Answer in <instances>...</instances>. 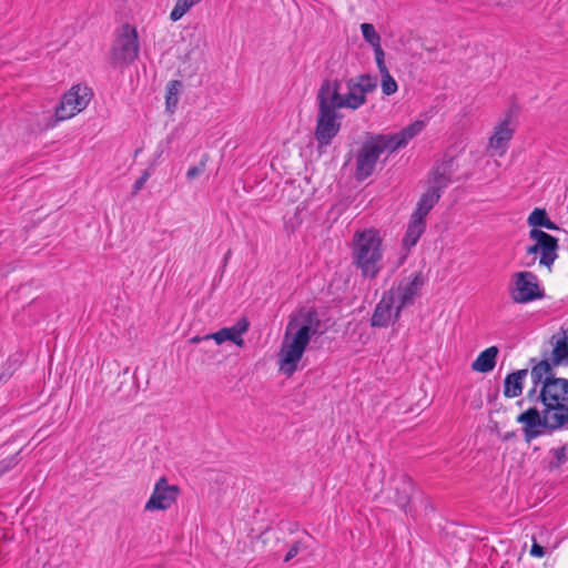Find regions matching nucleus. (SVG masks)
<instances>
[{
    "label": "nucleus",
    "instance_id": "nucleus-1",
    "mask_svg": "<svg viewBox=\"0 0 568 568\" xmlns=\"http://www.w3.org/2000/svg\"><path fill=\"white\" fill-rule=\"evenodd\" d=\"M532 386L526 394V399L532 404L521 412L516 420L521 424L524 440L530 444L539 437L542 426L549 420V415L555 410V416L566 415V405H559L560 392L568 387L567 378L557 377L556 372H548L530 367Z\"/></svg>",
    "mask_w": 568,
    "mask_h": 568
},
{
    "label": "nucleus",
    "instance_id": "nucleus-2",
    "mask_svg": "<svg viewBox=\"0 0 568 568\" xmlns=\"http://www.w3.org/2000/svg\"><path fill=\"white\" fill-rule=\"evenodd\" d=\"M321 320L315 307L302 306L290 316L278 352L280 372L291 377L312 339L318 334Z\"/></svg>",
    "mask_w": 568,
    "mask_h": 568
},
{
    "label": "nucleus",
    "instance_id": "nucleus-3",
    "mask_svg": "<svg viewBox=\"0 0 568 568\" xmlns=\"http://www.w3.org/2000/svg\"><path fill=\"white\" fill-rule=\"evenodd\" d=\"M383 239L377 229L371 227L355 232L352 242V262L364 277L375 278L383 258Z\"/></svg>",
    "mask_w": 568,
    "mask_h": 568
},
{
    "label": "nucleus",
    "instance_id": "nucleus-4",
    "mask_svg": "<svg viewBox=\"0 0 568 568\" xmlns=\"http://www.w3.org/2000/svg\"><path fill=\"white\" fill-rule=\"evenodd\" d=\"M322 83H327L328 95L334 99L344 109L357 110L367 102L366 95L377 88V77L363 73L346 80L347 93L342 94V82L338 79H325Z\"/></svg>",
    "mask_w": 568,
    "mask_h": 568
},
{
    "label": "nucleus",
    "instance_id": "nucleus-5",
    "mask_svg": "<svg viewBox=\"0 0 568 568\" xmlns=\"http://www.w3.org/2000/svg\"><path fill=\"white\" fill-rule=\"evenodd\" d=\"M316 99L318 113L314 134L318 148H323L329 145L338 134L343 119V114L338 113V110L344 108L328 95L327 83L321 84Z\"/></svg>",
    "mask_w": 568,
    "mask_h": 568
},
{
    "label": "nucleus",
    "instance_id": "nucleus-6",
    "mask_svg": "<svg viewBox=\"0 0 568 568\" xmlns=\"http://www.w3.org/2000/svg\"><path fill=\"white\" fill-rule=\"evenodd\" d=\"M92 95V89L89 87L73 85L62 95L59 104L55 106L54 114L48 118L44 128H53L58 122L68 120L84 110Z\"/></svg>",
    "mask_w": 568,
    "mask_h": 568
},
{
    "label": "nucleus",
    "instance_id": "nucleus-7",
    "mask_svg": "<svg viewBox=\"0 0 568 568\" xmlns=\"http://www.w3.org/2000/svg\"><path fill=\"white\" fill-rule=\"evenodd\" d=\"M139 50L136 28L130 23H124L110 50L111 65L118 68L122 64L129 65L133 63L138 59Z\"/></svg>",
    "mask_w": 568,
    "mask_h": 568
},
{
    "label": "nucleus",
    "instance_id": "nucleus-8",
    "mask_svg": "<svg viewBox=\"0 0 568 568\" xmlns=\"http://www.w3.org/2000/svg\"><path fill=\"white\" fill-rule=\"evenodd\" d=\"M509 295L514 303L527 304L545 297V291L540 287L538 277L529 271L517 272L513 275L509 286Z\"/></svg>",
    "mask_w": 568,
    "mask_h": 568
},
{
    "label": "nucleus",
    "instance_id": "nucleus-9",
    "mask_svg": "<svg viewBox=\"0 0 568 568\" xmlns=\"http://www.w3.org/2000/svg\"><path fill=\"white\" fill-rule=\"evenodd\" d=\"M382 153L384 152L378 143L375 142L372 133H367L366 140L356 154V169L354 173L356 181L363 182L374 173Z\"/></svg>",
    "mask_w": 568,
    "mask_h": 568
},
{
    "label": "nucleus",
    "instance_id": "nucleus-10",
    "mask_svg": "<svg viewBox=\"0 0 568 568\" xmlns=\"http://www.w3.org/2000/svg\"><path fill=\"white\" fill-rule=\"evenodd\" d=\"M554 338H556V342L550 357H547V352H545L541 359L531 357L528 362L530 367L536 366L538 369L555 372L556 367L568 366V336L566 332L564 331L562 334L558 336L554 335L552 339Z\"/></svg>",
    "mask_w": 568,
    "mask_h": 568
},
{
    "label": "nucleus",
    "instance_id": "nucleus-11",
    "mask_svg": "<svg viewBox=\"0 0 568 568\" xmlns=\"http://www.w3.org/2000/svg\"><path fill=\"white\" fill-rule=\"evenodd\" d=\"M179 494V486L169 485L166 477L162 476L156 481L144 509L149 511L166 510L176 501Z\"/></svg>",
    "mask_w": 568,
    "mask_h": 568
},
{
    "label": "nucleus",
    "instance_id": "nucleus-12",
    "mask_svg": "<svg viewBox=\"0 0 568 568\" xmlns=\"http://www.w3.org/2000/svg\"><path fill=\"white\" fill-rule=\"evenodd\" d=\"M529 239L532 240L535 243L526 247V253L528 255H534V257L531 262L526 263V266H532L536 262L535 255L539 253V264L550 270L555 261L558 258L557 252L559 250V243H556L547 239H539L534 236H529Z\"/></svg>",
    "mask_w": 568,
    "mask_h": 568
},
{
    "label": "nucleus",
    "instance_id": "nucleus-13",
    "mask_svg": "<svg viewBox=\"0 0 568 568\" xmlns=\"http://www.w3.org/2000/svg\"><path fill=\"white\" fill-rule=\"evenodd\" d=\"M527 224L530 227L529 230V236L539 237V239H547L550 241H554L556 243H559V240L542 231L541 229H547L550 231H559L560 227L550 220L546 209L544 207H535L530 214L527 217Z\"/></svg>",
    "mask_w": 568,
    "mask_h": 568
},
{
    "label": "nucleus",
    "instance_id": "nucleus-14",
    "mask_svg": "<svg viewBox=\"0 0 568 568\" xmlns=\"http://www.w3.org/2000/svg\"><path fill=\"white\" fill-rule=\"evenodd\" d=\"M393 490V503L406 515L414 516L415 508L412 505V497L416 490L414 480L403 474L395 480Z\"/></svg>",
    "mask_w": 568,
    "mask_h": 568
},
{
    "label": "nucleus",
    "instance_id": "nucleus-15",
    "mask_svg": "<svg viewBox=\"0 0 568 568\" xmlns=\"http://www.w3.org/2000/svg\"><path fill=\"white\" fill-rule=\"evenodd\" d=\"M250 328V321L246 316H242L233 326L222 327L217 332L204 335L205 339H213L217 345L224 342H232L239 347L244 346L243 335Z\"/></svg>",
    "mask_w": 568,
    "mask_h": 568
},
{
    "label": "nucleus",
    "instance_id": "nucleus-16",
    "mask_svg": "<svg viewBox=\"0 0 568 568\" xmlns=\"http://www.w3.org/2000/svg\"><path fill=\"white\" fill-rule=\"evenodd\" d=\"M396 292L392 287L385 291L381 301L376 304L369 324L374 328H386L392 324V311L394 310Z\"/></svg>",
    "mask_w": 568,
    "mask_h": 568
},
{
    "label": "nucleus",
    "instance_id": "nucleus-17",
    "mask_svg": "<svg viewBox=\"0 0 568 568\" xmlns=\"http://www.w3.org/2000/svg\"><path fill=\"white\" fill-rule=\"evenodd\" d=\"M511 119L513 110L510 109L505 114V119L495 126L494 134L489 139V146L495 149L499 155L505 154L514 136L515 128L510 126Z\"/></svg>",
    "mask_w": 568,
    "mask_h": 568
},
{
    "label": "nucleus",
    "instance_id": "nucleus-18",
    "mask_svg": "<svg viewBox=\"0 0 568 568\" xmlns=\"http://www.w3.org/2000/svg\"><path fill=\"white\" fill-rule=\"evenodd\" d=\"M425 276L422 271L412 274L407 282H400L397 286L398 298L403 304H413L415 296L422 291L425 284Z\"/></svg>",
    "mask_w": 568,
    "mask_h": 568
},
{
    "label": "nucleus",
    "instance_id": "nucleus-19",
    "mask_svg": "<svg viewBox=\"0 0 568 568\" xmlns=\"http://www.w3.org/2000/svg\"><path fill=\"white\" fill-rule=\"evenodd\" d=\"M528 375V368L508 373L504 378L503 394L506 398H515L523 394L524 381Z\"/></svg>",
    "mask_w": 568,
    "mask_h": 568
},
{
    "label": "nucleus",
    "instance_id": "nucleus-20",
    "mask_svg": "<svg viewBox=\"0 0 568 568\" xmlns=\"http://www.w3.org/2000/svg\"><path fill=\"white\" fill-rule=\"evenodd\" d=\"M427 223L419 217H412L407 224L405 234L402 239V246L409 252L419 241L426 231Z\"/></svg>",
    "mask_w": 568,
    "mask_h": 568
},
{
    "label": "nucleus",
    "instance_id": "nucleus-21",
    "mask_svg": "<svg viewBox=\"0 0 568 568\" xmlns=\"http://www.w3.org/2000/svg\"><path fill=\"white\" fill-rule=\"evenodd\" d=\"M440 197L442 194L427 186L426 191L420 195L416 204V209L412 213V217H419L420 220L426 221L428 213L438 203Z\"/></svg>",
    "mask_w": 568,
    "mask_h": 568
},
{
    "label": "nucleus",
    "instance_id": "nucleus-22",
    "mask_svg": "<svg viewBox=\"0 0 568 568\" xmlns=\"http://www.w3.org/2000/svg\"><path fill=\"white\" fill-rule=\"evenodd\" d=\"M498 353L499 348L497 346H490L484 349L471 363V369L483 374L491 372L496 366Z\"/></svg>",
    "mask_w": 568,
    "mask_h": 568
},
{
    "label": "nucleus",
    "instance_id": "nucleus-23",
    "mask_svg": "<svg viewBox=\"0 0 568 568\" xmlns=\"http://www.w3.org/2000/svg\"><path fill=\"white\" fill-rule=\"evenodd\" d=\"M372 135L383 152L387 151L388 153H394L395 151L406 146L404 140L400 138L399 132L388 134L372 133Z\"/></svg>",
    "mask_w": 568,
    "mask_h": 568
},
{
    "label": "nucleus",
    "instance_id": "nucleus-24",
    "mask_svg": "<svg viewBox=\"0 0 568 568\" xmlns=\"http://www.w3.org/2000/svg\"><path fill=\"white\" fill-rule=\"evenodd\" d=\"M26 361V353L22 349H17L14 353L10 354L7 358L6 363L2 365V371L0 373V382H7L10 379L13 374L20 368V366Z\"/></svg>",
    "mask_w": 568,
    "mask_h": 568
},
{
    "label": "nucleus",
    "instance_id": "nucleus-25",
    "mask_svg": "<svg viewBox=\"0 0 568 568\" xmlns=\"http://www.w3.org/2000/svg\"><path fill=\"white\" fill-rule=\"evenodd\" d=\"M183 83L180 80H171L166 83L165 92V110L168 113H174L178 104Z\"/></svg>",
    "mask_w": 568,
    "mask_h": 568
},
{
    "label": "nucleus",
    "instance_id": "nucleus-26",
    "mask_svg": "<svg viewBox=\"0 0 568 568\" xmlns=\"http://www.w3.org/2000/svg\"><path fill=\"white\" fill-rule=\"evenodd\" d=\"M428 186L443 195L444 191L453 182L450 175L438 173V168H432L428 173Z\"/></svg>",
    "mask_w": 568,
    "mask_h": 568
},
{
    "label": "nucleus",
    "instance_id": "nucleus-27",
    "mask_svg": "<svg viewBox=\"0 0 568 568\" xmlns=\"http://www.w3.org/2000/svg\"><path fill=\"white\" fill-rule=\"evenodd\" d=\"M549 454H551L554 458L546 466L548 471L558 470L564 464L568 462L567 444H564L560 447L551 448Z\"/></svg>",
    "mask_w": 568,
    "mask_h": 568
},
{
    "label": "nucleus",
    "instance_id": "nucleus-28",
    "mask_svg": "<svg viewBox=\"0 0 568 568\" xmlns=\"http://www.w3.org/2000/svg\"><path fill=\"white\" fill-rule=\"evenodd\" d=\"M425 126L426 123L424 121L416 120L399 131L400 138L407 145L408 142L413 140L416 135H418L424 130Z\"/></svg>",
    "mask_w": 568,
    "mask_h": 568
},
{
    "label": "nucleus",
    "instance_id": "nucleus-29",
    "mask_svg": "<svg viewBox=\"0 0 568 568\" xmlns=\"http://www.w3.org/2000/svg\"><path fill=\"white\" fill-rule=\"evenodd\" d=\"M378 71H379L381 78H382L381 87H382L383 94L392 95V94L396 93L398 90V85H397L396 80L390 75L388 69L386 68V69H382Z\"/></svg>",
    "mask_w": 568,
    "mask_h": 568
},
{
    "label": "nucleus",
    "instance_id": "nucleus-30",
    "mask_svg": "<svg viewBox=\"0 0 568 568\" xmlns=\"http://www.w3.org/2000/svg\"><path fill=\"white\" fill-rule=\"evenodd\" d=\"M21 452L22 449L0 460V478L21 463Z\"/></svg>",
    "mask_w": 568,
    "mask_h": 568
},
{
    "label": "nucleus",
    "instance_id": "nucleus-31",
    "mask_svg": "<svg viewBox=\"0 0 568 568\" xmlns=\"http://www.w3.org/2000/svg\"><path fill=\"white\" fill-rule=\"evenodd\" d=\"M456 156L445 153L440 161H436L433 168H438V173L453 176Z\"/></svg>",
    "mask_w": 568,
    "mask_h": 568
},
{
    "label": "nucleus",
    "instance_id": "nucleus-32",
    "mask_svg": "<svg viewBox=\"0 0 568 568\" xmlns=\"http://www.w3.org/2000/svg\"><path fill=\"white\" fill-rule=\"evenodd\" d=\"M193 6L194 1L192 0H176L175 6L170 13V19L173 22L179 21Z\"/></svg>",
    "mask_w": 568,
    "mask_h": 568
},
{
    "label": "nucleus",
    "instance_id": "nucleus-33",
    "mask_svg": "<svg viewBox=\"0 0 568 568\" xmlns=\"http://www.w3.org/2000/svg\"><path fill=\"white\" fill-rule=\"evenodd\" d=\"M361 31L364 40L369 44H377L381 42V34L376 31L375 27L372 23H362Z\"/></svg>",
    "mask_w": 568,
    "mask_h": 568
},
{
    "label": "nucleus",
    "instance_id": "nucleus-34",
    "mask_svg": "<svg viewBox=\"0 0 568 568\" xmlns=\"http://www.w3.org/2000/svg\"><path fill=\"white\" fill-rule=\"evenodd\" d=\"M371 47L374 50L377 69L378 70L386 69L387 67L385 63V52L381 45V42H378L377 44H373Z\"/></svg>",
    "mask_w": 568,
    "mask_h": 568
},
{
    "label": "nucleus",
    "instance_id": "nucleus-35",
    "mask_svg": "<svg viewBox=\"0 0 568 568\" xmlns=\"http://www.w3.org/2000/svg\"><path fill=\"white\" fill-rule=\"evenodd\" d=\"M302 224V219L300 217L298 209H296L295 214L288 220H284L285 230L288 233H294L297 227Z\"/></svg>",
    "mask_w": 568,
    "mask_h": 568
},
{
    "label": "nucleus",
    "instance_id": "nucleus-36",
    "mask_svg": "<svg viewBox=\"0 0 568 568\" xmlns=\"http://www.w3.org/2000/svg\"><path fill=\"white\" fill-rule=\"evenodd\" d=\"M305 548H306V546L304 545V542L302 540L294 541L284 557V562H288L290 560H292L295 556L298 555V552L302 549H305Z\"/></svg>",
    "mask_w": 568,
    "mask_h": 568
},
{
    "label": "nucleus",
    "instance_id": "nucleus-37",
    "mask_svg": "<svg viewBox=\"0 0 568 568\" xmlns=\"http://www.w3.org/2000/svg\"><path fill=\"white\" fill-rule=\"evenodd\" d=\"M150 175H151L150 170H145L142 173V175L134 182V184L132 186V195H136L142 190V187L144 186V184L148 181V179L150 178Z\"/></svg>",
    "mask_w": 568,
    "mask_h": 568
},
{
    "label": "nucleus",
    "instance_id": "nucleus-38",
    "mask_svg": "<svg viewBox=\"0 0 568 568\" xmlns=\"http://www.w3.org/2000/svg\"><path fill=\"white\" fill-rule=\"evenodd\" d=\"M205 169V163L201 161L197 165L191 166L186 172V178L193 180L197 178Z\"/></svg>",
    "mask_w": 568,
    "mask_h": 568
},
{
    "label": "nucleus",
    "instance_id": "nucleus-39",
    "mask_svg": "<svg viewBox=\"0 0 568 568\" xmlns=\"http://www.w3.org/2000/svg\"><path fill=\"white\" fill-rule=\"evenodd\" d=\"M530 555L537 558H541L546 555L545 547L538 544L535 538L532 539V545L530 547Z\"/></svg>",
    "mask_w": 568,
    "mask_h": 568
},
{
    "label": "nucleus",
    "instance_id": "nucleus-40",
    "mask_svg": "<svg viewBox=\"0 0 568 568\" xmlns=\"http://www.w3.org/2000/svg\"><path fill=\"white\" fill-rule=\"evenodd\" d=\"M398 305H394V310L392 311V324H395L399 321L402 311L404 307L408 306L409 304H403L402 300L398 298Z\"/></svg>",
    "mask_w": 568,
    "mask_h": 568
},
{
    "label": "nucleus",
    "instance_id": "nucleus-41",
    "mask_svg": "<svg viewBox=\"0 0 568 568\" xmlns=\"http://www.w3.org/2000/svg\"><path fill=\"white\" fill-rule=\"evenodd\" d=\"M499 397V387H496L491 393L487 395L488 403H495Z\"/></svg>",
    "mask_w": 568,
    "mask_h": 568
},
{
    "label": "nucleus",
    "instance_id": "nucleus-42",
    "mask_svg": "<svg viewBox=\"0 0 568 568\" xmlns=\"http://www.w3.org/2000/svg\"><path fill=\"white\" fill-rule=\"evenodd\" d=\"M202 341H206V339L204 338V336H199V335H196V336L191 337V338L189 339V343H191V344H197V343H200V342H202Z\"/></svg>",
    "mask_w": 568,
    "mask_h": 568
},
{
    "label": "nucleus",
    "instance_id": "nucleus-43",
    "mask_svg": "<svg viewBox=\"0 0 568 568\" xmlns=\"http://www.w3.org/2000/svg\"><path fill=\"white\" fill-rule=\"evenodd\" d=\"M514 436H515V432H507V433L503 436V440H509V439H511Z\"/></svg>",
    "mask_w": 568,
    "mask_h": 568
},
{
    "label": "nucleus",
    "instance_id": "nucleus-44",
    "mask_svg": "<svg viewBox=\"0 0 568 568\" xmlns=\"http://www.w3.org/2000/svg\"><path fill=\"white\" fill-rule=\"evenodd\" d=\"M352 156H353V154H352V152H349V153L347 154V160H346L345 165H346V164L352 160Z\"/></svg>",
    "mask_w": 568,
    "mask_h": 568
},
{
    "label": "nucleus",
    "instance_id": "nucleus-45",
    "mask_svg": "<svg viewBox=\"0 0 568 568\" xmlns=\"http://www.w3.org/2000/svg\"><path fill=\"white\" fill-rule=\"evenodd\" d=\"M525 400H527V399L523 398V399L518 400L517 402V406L521 407Z\"/></svg>",
    "mask_w": 568,
    "mask_h": 568
},
{
    "label": "nucleus",
    "instance_id": "nucleus-46",
    "mask_svg": "<svg viewBox=\"0 0 568 568\" xmlns=\"http://www.w3.org/2000/svg\"><path fill=\"white\" fill-rule=\"evenodd\" d=\"M230 254H231V251H227V254L225 255V261L227 260Z\"/></svg>",
    "mask_w": 568,
    "mask_h": 568
},
{
    "label": "nucleus",
    "instance_id": "nucleus-47",
    "mask_svg": "<svg viewBox=\"0 0 568 568\" xmlns=\"http://www.w3.org/2000/svg\"><path fill=\"white\" fill-rule=\"evenodd\" d=\"M406 258V255L402 256L399 263H402Z\"/></svg>",
    "mask_w": 568,
    "mask_h": 568
},
{
    "label": "nucleus",
    "instance_id": "nucleus-48",
    "mask_svg": "<svg viewBox=\"0 0 568 568\" xmlns=\"http://www.w3.org/2000/svg\"><path fill=\"white\" fill-rule=\"evenodd\" d=\"M429 507H430V509H433V507L430 505H429ZM427 508H428V504L425 505V509H427Z\"/></svg>",
    "mask_w": 568,
    "mask_h": 568
}]
</instances>
